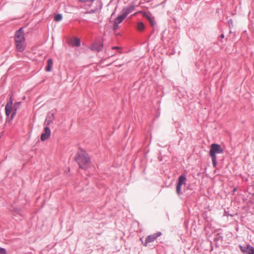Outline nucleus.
I'll return each instance as SVG.
<instances>
[{
    "mask_svg": "<svg viewBox=\"0 0 254 254\" xmlns=\"http://www.w3.org/2000/svg\"><path fill=\"white\" fill-rule=\"evenodd\" d=\"M76 161L80 168L87 169L90 167L91 161L88 154L83 150H80L77 153Z\"/></svg>",
    "mask_w": 254,
    "mask_h": 254,
    "instance_id": "f257e3e1",
    "label": "nucleus"
},
{
    "mask_svg": "<svg viewBox=\"0 0 254 254\" xmlns=\"http://www.w3.org/2000/svg\"><path fill=\"white\" fill-rule=\"evenodd\" d=\"M14 39L17 50L20 52H23L25 49L26 44L22 28H20L16 31Z\"/></svg>",
    "mask_w": 254,
    "mask_h": 254,
    "instance_id": "f03ea898",
    "label": "nucleus"
},
{
    "mask_svg": "<svg viewBox=\"0 0 254 254\" xmlns=\"http://www.w3.org/2000/svg\"><path fill=\"white\" fill-rule=\"evenodd\" d=\"M223 152V150L220 145L215 143H213L211 145V148L209 151L210 157H216V153H222Z\"/></svg>",
    "mask_w": 254,
    "mask_h": 254,
    "instance_id": "7ed1b4c3",
    "label": "nucleus"
},
{
    "mask_svg": "<svg viewBox=\"0 0 254 254\" xmlns=\"http://www.w3.org/2000/svg\"><path fill=\"white\" fill-rule=\"evenodd\" d=\"M161 235L160 232H158L152 235L148 236L146 238L144 242V246H147L148 244L154 242L158 237Z\"/></svg>",
    "mask_w": 254,
    "mask_h": 254,
    "instance_id": "20e7f679",
    "label": "nucleus"
},
{
    "mask_svg": "<svg viewBox=\"0 0 254 254\" xmlns=\"http://www.w3.org/2000/svg\"><path fill=\"white\" fill-rule=\"evenodd\" d=\"M241 251L246 254H254V248L250 245L246 246H240Z\"/></svg>",
    "mask_w": 254,
    "mask_h": 254,
    "instance_id": "39448f33",
    "label": "nucleus"
},
{
    "mask_svg": "<svg viewBox=\"0 0 254 254\" xmlns=\"http://www.w3.org/2000/svg\"><path fill=\"white\" fill-rule=\"evenodd\" d=\"M51 134V131L50 129L48 127H45L44 129V132H43L41 135V140L42 141L47 140L50 137Z\"/></svg>",
    "mask_w": 254,
    "mask_h": 254,
    "instance_id": "423d86ee",
    "label": "nucleus"
},
{
    "mask_svg": "<svg viewBox=\"0 0 254 254\" xmlns=\"http://www.w3.org/2000/svg\"><path fill=\"white\" fill-rule=\"evenodd\" d=\"M12 101L11 100V98H10L9 101L7 102L5 107V114L7 116H9L12 110Z\"/></svg>",
    "mask_w": 254,
    "mask_h": 254,
    "instance_id": "0eeeda50",
    "label": "nucleus"
},
{
    "mask_svg": "<svg viewBox=\"0 0 254 254\" xmlns=\"http://www.w3.org/2000/svg\"><path fill=\"white\" fill-rule=\"evenodd\" d=\"M134 9V6H129L128 7L124 8L123 10V15L126 17L132 11H133Z\"/></svg>",
    "mask_w": 254,
    "mask_h": 254,
    "instance_id": "6e6552de",
    "label": "nucleus"
},
{
    "mask_svg": "<svg viewBox=\"0 0 254 254\" xmlns=\"http://www.w3.org/2000/svg\"><path fill=\"white\" fill-rule=\"evenodd\" d=\"M102 47H103V45L102 44H94L93 45L91 46V50H92V51H100V50H101L102 48Z\"/></svg>",
    "mask_w": 254,
    "mask_h": 254,
    "instance_id": "1a4fd4ad",
    "label": "nucleus"
},
{
    "mask_svg": "<svg viewBox=\"0 0 254 254\" xmlns=\"http://www.w3.org/2000/svg\"><path fill=\"white\" fill-rule=\"evenodd\" d=\"M80 42L79 39L75 38L74 39H72L70 41V45L72 46H77L78 47L80 46Z\"/></svg>",
    "mask_w": 254,
    "mask_h": 254,
    "instance_id": "9d476101",
    "label": "nucleus"
},
{
    "mask_svg": "<svg viewBox=\"0 0 254 254\" xmlns=\"http://www.w3.org/2000/svg\"><path fill=\"white\" fill-rule=\"evenodd\" d=\"M126 18L125 16L123 15V14H122L119 16H118L114 20V22L117 24H119L121 23L123 20Z\"/></svg>",
    "mask_w": 254,
    "mask_h": 254,
    "instance_id": "9b49d317",
    "label": "nucleus"
},
{
    "mask_svg": "<svg viewBox=\"0 0 254 254\" xmlns=\"http://www.w3.org/2000/svg\"><path fill=\"white\" fill-rule=\"evenodd\" d=\"M186 178L185 176L182 175L179 178V182L178 184L182 186L183 184H185L186 181Z\"/></svg>",
    "mask_w": 254,
    "mask_h": 254,
    "instance_id": "f8f14e48",
    "label": "nucleus"
},
{
    "mask_svg": "<svg viewBox=\"0 0 254 254\" xmlns=\"http://www.w3.org/2000/svg\"><path fill=\"white\" fill-rule=\"evenodd\" d=\"M47 63L48 65L46 66V70L47 71H50L53 65V61L52 59H50L48 60Z\"/></svg>",
    "mask_w": 254,
    "mask_h": 254,
    "instance_id": "ddd939ff",
    "label": "nucleus"
},
{
    "mask_svg": "<svg viewBox=\"0 0 254 254\" xmlns=\"http://www.w3.org/2000/svg\"><path fill=\"white\" fill-rule=\"evenodd\" d=\"M144 28V25L142 22H140L138 23L137 29L138 30L142 31V30H143Z\"/></svg>",
    "mask_w": 254,
    "mask_h": 254,
    "instance_id": "4468645a",
    "label": "nucleus"
},
{
    "mask_svg": "<svg viewBox=\"0 0 254 254\" xmlns=\"http://www.w3.org/2000/svg\"><path fill=\"white\" fill-rule=\"evenodd\" d=\"M16 108H15V106H13V108H12V114L11 115V117H10V119L11 120H12L14 118V117L15 116V115H16Z\"/></svg>",
    "mask_w": 254,
    "mask_h": 254,
    "instance_id": "2eb2a0df",
    "label": "nucleus"
},
{
    "mask_svg": "<svg viewBox=\"0 0 254 254\" xmlns=\"http://www.w3.org/2000/svg\"><path fill=\"white\" fill-rule=\"evenodd\" d=\"M62 14H57L55 17H54V20L56 21H60L61 20H62Z\"/></svg>",
    "mask_w": 254,
    "mask_h": 254,
    "instance_id": "dca6fc26",
    "label": "nucleus"
},
{
    "mask_svg": "<svg viewBox=\"0 0 254 254\" xmlns=\"http://www.w3.org/2000/svg\"><path fill=\"white\" fill-rule=\"evenodd\" d=\"M181 185H177V188H176V191L178 194H180L181 192Z\"/></svg>",
    "mask_w": 254,
    "mask_h": 254,
    "instance_id": "f3484780",
    "label": "nucleus"
},
{
    "mask_svg": "<svg viewBox=\"0 0 254 254\" xmlns=\"http://www.w3.org/2000/svg\"><path fill=\"white\" fill-rule=\"evenodd\" d=\"M212 161V164L214 167H215L216 166V157H211Z\"/></svg>",
    "mask_w": 254,
    "mask_h": 254,
    "instance_id": "a211bd4d",
    "label": "nucleus"
},
{
    "mask_svg": "<svg viewBox=\"0 0 254 254\" xmlns=\"http://www.w3.org/2000/svg\"><path fill=\"white\" fill-rule=\"evenodd\" d=\"M119 28L118 24H117L114 22L113 25V29L114 30H117Z\"/></svg>",
    "mask_w": 254,
    "mask_h": 254,
    "instance_id": "6ab92c4d",
    "label": "nucleus"
},
{
    "mask_svg": "<svg viewBox=\"0 0 254 254\" xmlns=\"http://www.w3.org/2000/svg\"><path fill=\"white\" fill-rule=\"evenodd\" d=\"M148 19L149 21L150 24L153 26L154 25V22L151 18L149 17H148Z\"/></svg>",
    "mask_w": 254,
    "mask_h": 254,
    "instance_id": "aec40b11",
    "label": "nucleus"
},
{
    "mask_svg": "<svg viewBox=\"0 0 254 254\" xmlns=\"http://www.w3.org/2000/svg\"><path fill=\"white\" fill-rule=\"evenodd\" d=\"M1 252L2 253V254H7L5 250L3 248H1Z\"/></svg>",
    "mask_w": 254,
    "mask_h": 254,
    "instance_id": "412c9836",
    "label": "nucleus"
},
{
    "mask_svg": "<svg viewBox=\"0 0 254 254\" xmlns=\"http://www.w3.org/2000/svg\"><path fill=\"white\" fill-rule=\"evenodd\" d=\"M120 48L119 47H112V49H120Z\"/></svg>",
    "mask_w": 254,
    "mask_h": 254,
    "instance_id": "4be33fe9",
    "label": "nucleus"
},
{
    "mask_svg": "<svg viewBox=\"0 0 254 254\" xmlns=\"http://www.w3.org/2000/svg\"><path fill=\"white\" fill-rule=\"evenodd\" d=\"M94 0H87L88 1H93Z\"/></svg>",
    "mask_w": 254,
    "mask_h": 254,
    "instance_id": "5701e85b",
    "label": "nucleus"
},
{
    "mask_svg": "<svg viewBox=\"0 0 254 254\" xmlns=\"http://www.w3.org/2000/svg\"><path fill=\"white\" fill-rule=\"evenodd\" d=\"M0 254H2V253L1 252V248H0Z\"/></svg>",
    "mask_w": 254,
    "mask_h": 254,
    "instance_id": "b1692460",
    "label": "nucleus"
},
{
    "mask_svg": "<svg viewBox=\"0 0 254 254\" xmlns=\"http://www.w3.org/2000/svg\"><path fill=\"white\" fill-rule=\"evenodd\" d=\"M50 122H51V121H48V122L47 124H48V125L50 124Z\"/></svg>",
    "mask_w": 254,
    "mask_h": 254,
    "instance_id": "393cba45",
    "label": "nucleus"
},
{
    "mask_svg": "<svg viewBox=\"0 0 254 254\" xmlns=\"http://www.w3.org/2000/svg\"><path fill=\"white\" fill-rule=\"evenodd\" d=\"M81 1H85V0H80Z\"/></svg>",
    "mask_w": 254,
    "mask_h": 254,
    "instance_id": "a878e982",
    "label": "nucleus"
}]
</instances>
